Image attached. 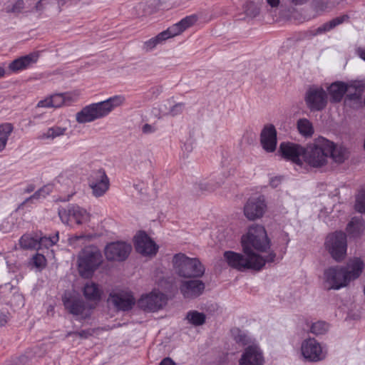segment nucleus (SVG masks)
I'll use <instances>...</instances> for the list:
<instances>
[{"label":"nucleus","mask_w":365,"mask_h":365,"mask_svg":"<svg viewBox=\"0 0 365 365\" xmlns=\"http://www.w3.org/2000/svg\"><path fill=\"white\" fill-rule=\"evenodd\" d=\"M355 210L361 213H365V189L361 190L356 197Z\"/></svg>","instance_id":"79ce46f5"},{"label":"nucleus","mask_w":365,"mask_h":365,"mask_svg":"<svg viewBox=\"0 0 365 365\" xmlns=\"http://www.w3.org/2000/svg\"><path fill=\"white\" fill-rule=\"evenodd\" d=\"M78 334L81 336V337H87V334H86V332L84 331H82V332H78Z\"/></svg>","instance_id":"0e129e2a"},{"label":"nucleus","mask_w":365,"mask_h":365,"mask_svg":"<svg viewBox=\"0 0 365 365\" xmlns=\"http://www.w3.org/2000/svg\"><path fill=\"white\" fill-rule=\"evenodd\" d=\"M324 247L335 261L341 262L346 256V235L341 231L329 234L325 239Z\"/></svg>","instance_id":"9d476101"},{"label":"nucleus","mask_w":365,"mask_h":365,"mask_svg":"<svg viewBox=\"0 0 365 365\" xmlns=\"http://www.w3.org/2000/svg\"><path fill=\"white\" fill-rule=\"evenodd\" d=\"M165 304V295L156 289L148 294L142 295L138 302V305L140 309L152 312L162 309Z\"/></svg>","instance_id":"ddd939ff"},{"label":"nucleus","mask_w":365,"mask_h":365,"mask_svg":"<svg viewBox=\"0 0 365 365\" xmlns=\"http://www.w3.org/2000/svg\"><path fill=\"white\" fill-rule=\"evenodd\" d=\"M305 101L307 106L312 110H321L327 103L325 91L319 86H312L306 93Z\"/></svg>","instance_id":"aec40b11"},{"label":"nucleus","mask_w":365,"mask_h":365,"mask_svg":"<svg viewBox=\"0 0 365 365\" xmlns=\"http://www.w3.org/2000/svg\"><path fill=\"white\" fill-rule=\"evenodd\" d=\"M267 210L264 197L262 195L251 197L245 203L243 209L244 215L250 221L260 219Z\"/></svg>","instance_id":"2eb2a0df"},{"label":"nucleus","mask_w":365,"mask_h":365,"mask_svg":"<svg viewBox=\"0 0 365 365\" xmlns=\"http://www.w3.org/2000/svg\"><path fill=\"white\" fill-rule=\"evenodd\" d=\"M102 262V255L96 247H88L82 250L78 258V269L81 276L91 277Z\"/></svg>","instance_id":"423d86ee"},{"label":"nucleus","mask_w":365,"mask_h":365,"mask_svg":"<svg viewBox=\"0 0 365 365\" xmlns=\"http://www.w3.org/2000/svg\"><path fill=\"white\" fill-rule=\"evenodd\" d=\"M185 106L183 103H175L169 99L164 102L160 108L165 115L176 116L181 114L185 110Z\"/></svg>","instance_id":"c85d7f7f"},{"label":"nucleus","mask_w":365,"mask_h":365,"mask_svg":"<svg viewBox=\"0 0 365 365\" xmlns=\"http://www.w3.org/2000/svg\"><path fill=\"white\" fill-rule=\"evenodd\" d=\"M61 222L68 226L81 225L90 221L91 214L86 209L76 205H70L58 211Z\"/></svg>","instance_id":"9b49d317"},{"label":"nucleus","mask_w":365,"mask_h":365,"mask_svg":"<svg viewBox=\"0 0 365 365\" xmlns=\"http://www.w3.org/2000/svg\"><path fill=\"white\" fill-rule=\"evenodd\" d=\"M24 6V3L21 0H18L14 2H8L4 7L6 12H19Z\"/></svg>","instance_id":"a18cd8bd"},{"label":"nucleus","mask_w":365,"mask_h":365,"mask_svg":"<svg viewBox=\"0 0 365 365\" xmlns=\"http://www.w3.org/2000/svg\"><path fill=\"white\" fill-rule=\"evenodd\" d=\"M89 186L95 197L103 196L109 189V179L103 170L94 171L89 178Z\"/></svg>","instance_id":"6ab92c4d"},{"label":"nucleus","mask_w":365,"mask_h":365,"mask_svg":"<svg viewBox=\"0 0 365 365\" xmlns=\"http://www.w3.org/2000/svg\"><path fill=\"white\" fill-rule=\"evenodd\" d=\"M167 29L158 34L156 36L150 38L143 43V49L150 51L154 49L158 45L163 43L167 39L170 38Z\"/></svg>","instance_id":"473e14b6"},{"label":"nucleus","mask_w":365,"mask_h":365,"mask_svg":"<svg viewBox=\"0 0 365 365\" xmlns=\"http://www.w3.org/2000/svg\"><path fill=\"white\" fill-rule=\"evenodd\" d=\"M39 54L38 51H34L16 58L9 63V71L11 73H18L31 68L38 61Z\"/></svg>","instance_id":"412c9836"},{"label":"nucleus","mask_w":365,"mask_h":365,"mask_svg":"<svg viewBox=\"0 0 365 365\" xmlns=\"http://www.w3.org/2000/svg\"><path fill=\"white\" fill-rule=\"evenodd\" d=\"M346 157V150L339 146H336L332 142V148L330 153L328 154V160L331 158L336 163H341L344 161Z\"/></svg>","instance_id":"58836bf2"},{"label":"nucleus","mask_w":365,"mask_h":365,"mask_svg":"<svg viewBox=\"0 0 365 365\" xmlns=\"http://www.w3.org/2000/svg\"><path fill=\"white\" fill-rule=\"evenodd\" d=\"M125 102V96L115 95L104 101L90 103L76 113V120L78 123H87L104 118L123 106Z\"/></svg>","instance_id":"7ed1b4c3"},{"label":"nucleus","mask_w":365,"mask_h":365,"mask_svg":"<svg viewBox=\"0 0 365 365\" xmlns=\"http://www.w3.org/2000/svg\"><path fill=\"white\" fill-rule=\"evenodd\" d=\"M364 230V222L361 217L351 218L346 227V232L349 236L353 238L359 237Z\"/></svg>","instance_id":"c756f323"},{"label":"nucleus","mask_w":365,"mask_h":365,"mask_svg":"<svg viewBox=\"0 0 365 365\" xmlns=\"http://www.w3.org/2000/svg\"><path fill=\"white\" fill-rule=\"evenodd\" d=\"M329 324L324 321H316L309 324V332L316 336L323 335L329 330Z\"/></svg>","instance_id":"e433bc0d"},{"label":"nucleus","mask_w":365,"mask_h":365,"mask_svg":"<svg viewBox=\"0 0 365 365\" xmlns=\"http://www.w3.org/2000/svg\"><path fill=\"white\" fill-rule=\"evenodd\" d=\"M34 265L38 269H42L46 267V259L44 255L41 254L35 255L32 258Z\"/></svg>","instance_id":"de8ad7c7"},{"label":"nucleus","mask_w":365,"mask_h":365,"mask_svg":"<svg viewBox=\"0 0 365 365\" xmlns=\"http://www.w3.org/2000/svg\"><path fill=\"white\" fill-rule=\"evenodd\" d=\"M9 319V314L8 312H0V326H4Z\"/></svg>","instance_id":"864d4df0"},{"label":"nucleus","mask_w":365,"mask_h":365,"mask_svg":"<svg viewBox=\"0 0 365 365\" xmlns=\"http://www.w3.org/2000/svg\"><path fill=\"white\" fill-rule=\"evenodd\" d=\"M279 239L283 245L284 252H285L287 247L288 246V244L290 241L289 235L286 232L281 233Z\"/></svg>","instance_id":"3c124183"},{"label":"nucleus","mask_w":365,"mask_h":365,"mask_svg":"<svg viewBox=\"0 0 365 365\" xmlns=\"http://www.w3.org/2000/svg\"><path fill=\"white\" fill-rule=\"evenodd\" d=\"M15 223L16 216L14 215L9 216L0 223V231L4 233L11 232L14 229Z\"/></svg>","instance_id":"a19ab883"},{"label":"nucleus","mask_w":365,"mask_h":365,"mask_svg":"<svg viewBox=\"0 0 365 365\" xmlns=\"http://www.w3.org/2000/svg\"><path fill=\"white\" fill-rule=\"evenodd\" d=\"M267 2L272 7H277L279 4V0H267Z\"/></svg>","instance_id":"bf43d9fd"},{"label":"nucleus","mask_w":365,"mask_h":365,"mask_svg":"<svg viewBox=\"0 0 365 365\" xmlns=\"http://www.w3.org/2000/svg\"><path fill=\"white\" fill-rule=\"evenodd\" d=\"M299 353L304 361L316 363L327 358L328 349L325 344L315 338L308 337L302 341Z\"/></svg>","instance_id":"6e6552de"},{"label":"nucleus","mask_w":365,"mask_h":365,"mask_svg":"<svg viewBox=\"0 0 365 365\" xmlns=\"http://www.w3.org/2000/svg\"><path fill=\"white\" fill-rule=\"evenodd\" d=\"M356 53L361 59L365 61V48H359Z\"/></svg>","instance_id":"13d9d810"},{"label":"nucleus","mask_w":365,"mask_h":365,"mask_svg":"<svg viewBox=\"0 0 365 365\" xmlns=\"http://www.w3.org/2000/svg\"><path fill=\"white\" fill-rule=\"evenodd\" d=\"M48 3V0H39L35 4L34 6L32 8V10L41 11L46 7Z\"/></svg>","instance_id":"603ef678"},{"label":"nucleus","mask_w":365,"mask_h":365,"mask_svg":"<svg viewBox=\"0 0 365 365\" xmlns=\"http://www.w3.org/2000/svg\"><path fill=\"white\" fill-rule=\"evenodd\" d=\"M132 250L130 244L125 242L109 243L105 248V256L108 260L120 262L125 260Z\"/></svg>","instance_id":"a211bd4d"},{"label":"nucleus","mask_w":365,"mask_h":365,"mask_svg":"<svg viewBox=\"0 0 365 365\" xmlns=\"http://www.w3.org/2000/svg\"><path fill=\"white\" fill-rule=\"evenodd\" d=\"M322 286L327 290H339L349 286L341 266H332L324 269L322 276Z\"/></svg>","instance_id":"f8f14e48"},{"label":"nucleus","mask_w":365,"mask_h":365,"mask_svg":"<svg viewBox=\"0 0 365 365\" xmlns=\"http://www.w3.org/2000/svg\"><path fill=\"white\" fill-rule=\"evenodd\" d=\"M197 19V16L195 14L187 16L181 19L179 22L168 28L167 31L171 38L175 37L195 25Z\"/></svg>","instance_id":"bb28decb"},{"label":"nucleus","mask_w":365,"mask_h":365,"mask_svg":"<svg viewBox=\"0 0 365 365\" xmlns=\"http://www.w3.org/2000/svg\"><path fill=\"white\" fill-rule=\"evenodd\" d=\"M56 188L66 195L63 200H68L76 192L75 183L71 175L68 173L60 174L56 180Z\"/></svg>","instance_id":"a878e982"},{"label":"nucleus","mask_w":365,"mask_h":365,"mask_svg":"<svg viewBox=\"0 0 365 365\" xmlns=\"http://www.w3.org/2000/svg\"><path fill=\"white\" fill-rule=\"evenodd\" d=\"M86 237L84 235H75L68 239V243L71 246L77 247L83 245L86 241Z\"/></svg>","instance_id":"09e8293b"},{"label":"nucleus","mask_w":365,"mask_h":365,"mask_svg":"<svg viewBox=\"0 0 365 365\" xmlns=\"http://www.w3.org/2000/svg\"><path fill=\"white\" fill-rule=\"evenodd\" d=\"M295 4H302L307 1V0H292Z\"/></svg>","instance_id":"e2e57ef3"},{"label":"nucleus","mask_w":365,"mask_h":365,"mask_svg":"<svg viewBox=\"0 0 365 365\" xmlns=\"http://www.w3.org/2000/svg\"><path fill=\"white\" fill-rule=\"evenodd\" d=\"M85 298L91 304H86L77 296L70 292L66 293L63 297L66 309L78 320L87 319L91 314L94 305L101 299L102 290L98 284L88 282L83 287Z\"/></svg>","instance_id":"f03ea898"},{"label":"nucleus","mask_w":365,"mask_h":365,"mask_svg":"<svg viewBox=\"0 0 365 365\" xmlns=\"http://www.w3.org/2000/svg\"><path fill=\"white\" fill-rule=\"evenodd\" d=\"M206 319L207 316L205 313L194 309L188 311L185 316L187 324L194 327L203 325L206 322Z\"/></svg>","instance_id":"2f4dec72"},{"label":"nucleus","mask_w":365,"mask_h":365,"mask_svg":"<svg viewBox=\"0 0 365 365\" xmlns=\"http://www.w3.org/2000/svg\"><path fill=\"white\" fill-rule=\"evenodd\" d=\"M172 266L175 274L182 278L201 277L205 272V266L199 258L190 257L182 252L173 255Z\"/></svg>","instance_id":"39448f33"},{"label":"nucleus","mask_w":365,"mask_h":365,"mask_svg":"<svg viewBox=\"0 0 365 365\" xmlns=\"http://www.w3.org/2000/svg\"><path fill=\"white\" fill-rule=\"evenodd\" d=\"M240 245L242 252L250 254L262 267L275 259L276 255L271 250V240L262 225L249 226L241 236Z\"/></svg>","instance_id":"f257e3e1"},{"label":"nucleus","mask_w":365,"mask_h":365,"mask_svg":"<svg viewBox=\"0 0 365 365\" xmlns=\"http://www.w3.org/2000/svg\"><path fill=\"white\" fill-rule=\"evenodd\" d=\"M155 130V127L150 124H145L142 128L143 132L146 134L153 133Z\"/></svg>","instance_id":"5fc2aeb1"},{"label":"nucleus","mask_w":365,"mask_h":365,"mask_svg":"<svg viewBox=\"0 0 365 365\" xmlns=\"http://www.w3.org/2000/svg\"><path fill=\"white\" fill-rule=\"evenodd\" d=\"M344 277L348 284L356 279L362 274L364 269V262L359 257H353L349 259L346 264L341 266Z\"/></svg>","instance_id":"4be33fe9"},{"label":"nucleus","mask_w":365,"mask_h":365,"mask_svg":"<svg viewBox=\"0 0 365 365\" xmlns=\"http://www.w3.org/2000/svg\"><path fill=\"white\" fill-rule=\"evenodd\" d=\"M12 131L13 126L11 123H6L0 125V152L5 149Z\"/></svg>","instance_id":"c9c22d12"},{"label":"nucleus","mask_w":365,"mask_h":365,"mask_svg":"<svg viewBox=\"0 0 365 365\" xmlns=\"http://www.w3.org/2000/svg\"><path fill=\"white\" fill-rule=\"evenodd\" d=\"M109 302L117 309L128 310L135 303V299L130 292L127 290L113 291L110 294Z\"/></svg>","instance_id":"5701e85b"},{"label":"nucleus","mask_w":365,"mask_h":365,"mask_svg":"<svg viewBox=\"0 0 365 365\" xmlns=\"http://www.w3.org/2000/svg\"><path fill=\"white\" fill-rule=\"evenodd\" d=\"M260 143L267 153H273L277 148V138L275 127L272 124L264 125L260 134Z\"/></svg>","instance_id":"b1692460"},{"label":"nucleus","mask_w":365,"mask_h":365,"mask_svg":"<svg viewBox=\"0 0 365 365\" xmlns=\"http://www.w3.org/2000/svg\"><path fill=\"white\" fill-rule=\"evenodd\" d=\"M279 182L280 179L279 178H274L271 180L270 185L272 187H277L279 185Z\"/></svg>","instance_id":"052dcab7"},{"label":"nucleus","mask_w":365,"mask_h":365,"mask_svg":"<svg viewBox=\"0 0 365 365\" xmlns=\"http://www.w3.org/2000/svg\"><path fill=\"white\" fill-rule=\"evenodd\" d=\"M67 130L66 127L53 125L41 131L38 138L41 140H53V139L65 135Z\"/></svg>","instance_id":"cd10ccee"},{"label":"nucleus","mask_w":365,"mask_h":365,"mask_svg":"<svg viewBox=\"0 0 365 365\" xmlns=\"http://www.w3.org/2000/svg\"><path fill=\"white\" fill-rule=\"evenodd\" d=\"M344 17H338L334 19H332L331 21L323 24L320 27L318 28V32H326L329 31L332 29H334L337 25L341 24L344 21Z\"/></svg>","instance_id":"c03bdc74"},{"label":"nucleus","mask_w":365,"mask_h":365,"mask_svg":"<svg viewBox=\"0 0 365 365\" xmlns=\"http://www.w3.org/2000/svg\"><path fill=\"white\" fill-rule=\"evenodd\" d=\"M304 148L301 145L283 142L279 145V153L282 158L299 166L304 165Z\"/></svg>","instance_id":"4468645a"},{"label":"nucleus","mask_w":365,"mask_h":365,"mask_svg":"<svg viewBox=\"0 0 365 365\" xmlns=\"http://www.w3.org/2000/svg\"><path fill=\"white\" fill-rule=\"evenodd\" d=\"M332 142L324 137H318L304 148V164L312 168H322L328 163Z\"/></svg>","instance_id":"20e7f679"},{"label":"nucleus","mask_w":365,"mask_h":365,"mask_svg":"<svg viewBox=\"0 0 365 365\" xmlns=\"http://www.w3.org/2000/svg\"><path fill=\"white\" fill-rule=\"evenodd\" d=\"M58 233H55L51 237H38V250H42L43 247L48 248L57 243L58 241Z\"/></svg>","instance_id":"ea45409f"},{"label":"nucleus","mask_w":365,"mask_h":365,"mask_svg":"<svg viewBox=\"0 0 365 365\" xmlns=\"http://www.w3.org/2000/svg\"><path fill=\"white\" fill-rule=\"evenodd\" d=\"M6 73V71L4 66H0V78H2L4 76Z\"/></svg>","instance_id":"680f3d73"},{"label":"nucleus","mask_w":365,"mask_h":365,"mask_svg":"<svg viewBox=\"0 0 365 365\" xmlns=\"http://www.w3.org/2000/svg\"><path fill=\"white\" fill-rule=\"evenodd\" d=\"M259 8L252 2L248 3L245 6V14L250 16H255L257 14H259Z\"/></svg>","instance_id":"8fccbe9b"},{"label":"nucleus","mask_w":365,"mask_h":365,"mask_svg":"<svg viewBox=\"0 0 365 365\" xmlns=\"http://www.w3.org/2000/svg\"><path fill=\"white\" fill-rule=\"evenodd\" d=\"M81 94V91L78 90L63 93L65 106H69L71 103L76 102L80 98Z\"/></svg>","instance_id":"37998d69"},{"label":"nucleus","mask_w":365,"mask_h":365,"mask_svg":"<svg viewBox=\"0 0 365 365\" xmlns=\"http://www.w3.org/2000/svg\"><path fill=\"white\" fill-rule=\"evenodd\" d=\"M66 0H57L59 5H63Z\"/></svg>","instance_id":"69168bd1"},{"label":"nucleus","mask_w":365,"mask_h":365,"mask_svg":"<svg viewBox=\"0 0 365 365\" xmlns=\"http://www.w3.org/2000/svg\"><path fill=\"white\" fill-rule=\"evenodd\" d=\"M232 333L235 340L237 343L247 346L255 344L254 337L246 331L235 329L232 330Z\"/></svg>","instance_id":"72a5a7b5"},{"label":"nucleus","mask_w":365,"mask_h":365,"mask_svg":"<svg viewBox=\"0 0 365 365\" xmlns=\"http://www.w3.org/2000/svg\"><path fill=\"white\" fill-rule=\"evenodd\" d=\"M331 212L330 208H324V210H322L319 214V218L327 222L328 214Z\"/></svg>","instance_id":"6e6d98bb"},{"label":"nucleus","mask_w":365,"mask_h":365,"mask_svg":"<svg viewBox=\"0 0 365 365\" xmlns=\"http://www.w3.org/2000/svg\"><path fill=\"white\" fill-rule=\"evenodd\" d=\"M297 125L299 133L304 137H310L314 133V128L312 123L306 118L299 119L297 121Z\"/></svg>","instance_id":"4c0bfd02"},{"label":"nucleus","mask_w":365,"mask_h":365,"mask_svg":"<svg viewBox=\"0 0 365 365\" xmlns=\"http://www.w3.org/2000/svg\"><path fill=\"white\" fill-rule=\"evenodd\" d=\"M159 365H175V363L170 358H165Z\"/></svg>","instance_id":"4d7b16f0"},{"label":"nucleus","mask_w":365,"mask_h":365,"mask_svg":"<svg viewBox=\"0 0 365 365\" xmlns=\"http://www.w3.org/2000/svg\"><path fill=\"white\" fill-rule=\"evenodd\" d=\"M205 289V284L199 279L184 280L180 285V291L184 298L193 299L201 295Z\"/></svg>","instance_id":"393cba45"},{"label":"nucleus","mask_w":365,"mask_h":365,"mask_svg":"<svg viewBox=\"0 0 365 365\" xmlns=\"http://www.w3.org/2000/svg\"><path fill=\"white\" fill-rule=\"evenodd\" d=\"M137 252L145 257H153L158 251V245L143 231H139L133 238Z\"/></svg>","instance_id":"dca6fc26"},{"label":"nucleus","mask_w":365,"mask_h":365,"mask_svg":"<svg viewBox=\"0 0 365 365\" xmlns=\"http://www.w3.org/2000/svg\"><path fill=\"white\" fill-rule=\"evenodd\" d=\"M223 261L228 267L238 271L259 270L263 267L250 254L244 252L242 254L231 250L223 253Z\"/></svg>","instance_id":"1a4fd4ad"},{"label":"nucleus","mask_w":365,"mask_h":365,"mask_svg":"<svg viewBox=\"0 0 365 365\" xmlns=\"http://www.w3.org/2000/svg\"><path fill=\"white\" fill-rule=\"evenodd\" d=\"M16 297H17L18 298H19V299L21 300L22 303L24 304V299H23V297H22L21 295H17Z\"/></svg>","instance_id":"338daca9"},{"label":"nucleus","mask_w":365,"mask_h":365,"mask_svg":"<svg viewBox=\"0 0 365 365\" xmlns=\"http://www.w3.org/2000/svg\"><path fill=\"white\" fill-rule=\"evenodd\" d=\"M364 91V86L361 82H354L347 84L336 81L328 87V93L331 101L333 102H339L346 92H347V98L349 99H359Z\"/></svg>","instance_id":"0eeeda50"},{"label":"nucleus","mask_w":365,"mask_h":365,"mask_svg":"<svg viewBox=\"0 0 365 365\" xmlns=\"http://www.w3.org/2000/svg\"><path fill=\"white\" fill-rule=\"evenodd\" d=\"M239 365H264L265 357L258 344L249 345L242 351L238 361Z\"/></svg>","instance_id":"f3484780"},{"label":"nucleus","mask_w":365,"mask_h":365,"mask_svg":"<svg viewBox=\"0 0 365 365\" xmlns=\"http://www.w3.org/2000/svg\"><path fill=\"white\" fill-rule=\"evenodd\" d=\"M19 245L22 249L25 250L38 248V237L31 234L24 235L19 240Z\"/></svg>","instance_id":"f704fd0d"},{"label":"nucleus","mask_w":365,"mask_h":365,"mask_svg":"<svg viewBox=\"0 0 365 365\" xmlns=\"http://www.w3.org/2000/svg\"><path fill=\"white\" fill-rule=\"evenodd\" d=\"M53 185L48 184L41 187L39 190H38L32 197V198L45 197L46 195L50 194L53 190Z\"/></svg>","instance_id":"49530a36"},{"label":"nucleus","mask_w":365,"mask_h":365,"mask_svg":"<svg viewBox=\"0 0 365 365\" xmlns=\"http://www.w3.org/2000/svg\"><path fill=\"white\" fill-rule=\"evenodd\" d=\"M63 93L51 95L38 101L37 106L40 108H59L65 106Z\"/></svg>","instance_id":"7c9ffc66"}]
</instances>
